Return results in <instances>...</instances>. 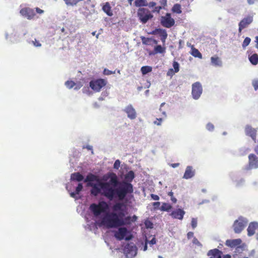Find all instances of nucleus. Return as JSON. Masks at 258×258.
Returning <instances> with one entry per match:
<instances>
[{"label": "nucleus", "instance_id": "41", "mask_svg": "<svg viewBox=\"0 0 258 258\" xmlns=\"http://www.w3.org/2000/svg\"><path fill=\"white\" fill-rule=\"evenodd\" d=\"M83 185L82 183H79L77 187L76 188V192L77 194H79V192L82 190L83 189Z\"/></svg>", "mask_w": 258, "mask_h": 258}, {"label": "nucleus", "instance_id": "4", "mask_svg": "<svg viewBox=\"0 0 258 258\" xmlns=\"http://www.w3.org/2000/svg\"><path fill=\"white\" fill-rule=\"evenodd\" d=\"M128 233L130 232L126 227H119L118 230L115 232L114 236L118 240L120 241L124 239L126 241H129L132 239L133 235L130 234L126 236Z\"/></svg>", "mask_w": 258, "mask_h": 258}, {"label": "nucleus", "instance_id": "11", "mask_svg": "<svg viewBox=\"0 0 258 258\" xmlns=\"http://www.w3.org/2000/svg\"><path fill=\"white\" fill-rule=\"evenodd\" d=\"M258 168V158L254 154H250L248 156V164L247 169Z\"/></svg>", "mask_w": 258, "mask_h": 258}, {"label": "nucleus", "instance_id": "20", "mask_svg": "<svg viewBox=\"0 0 258 258\" xmlns=\"http://www.w3.org/2000/svg\"><path fill=\"white\" fill-rule=\"evenodd\" d=\"M165 52V48L162 47L160 45H158L154 47V51L149 52L150 55H154L157 53H163Z\"/></svg>", "mask_w": 258, "mask_h": 258}, {"label": "nucleus", "instance_id": "7", "mask_svg": "<svg viewBox=\"0 0 258 258\" xmlns=\"http://www.w3.org/2000/svg\"><path fill=\"white\" fill-rule=\"evenodd\" d=\"M160 23L163 27L169 28L174 25L175 21L171 18L170 14L167 13L161 17Z\"/></svg>", "mask_w": 258, "mask_h": 258}, {"label": "nucleus", "instance_id": "46", "mask_svg": "<svg viewBox=\"0 0 258 258\" xmlns=\"http://www.w3.org/2000/svg\"><path fill=\"white\" fill-rule=\"evenodd\" d=\"M114 73V72H113L108 69H105L103 71V74L105 75H110L111 74H112Z\"/></svg>", "mask_w": 258, "mask_h": 258}, {"label": "nucleus", "instance_id": "1", "mask_svg": "<svg viewBox=\"0 0 258 258\" xmlns=\"http://www.w3.org/2000/svg\"><path fill=\"white\" fill-rule=\"evenodd\" d=\"M101 181L98 176L92 173L87 175L84 180L87 185L92 187L91 194L97 196L102 191L101 194L109 200H112L117 196L120 200H123L127 194L133 192V185L128 182H123L118 188V177L114 172H108L103 175Z\"/></svg>", "mask_w": 258, "mask_h": 258}, {"label": "nucleus", "instance_id": "30", "mask_svg": "<svg viewBox=\"0 0 258 258\" xmlns=\"http://www.w3.org/2000/svg\"><path fill=\"white\" fill-rule=\"evenodd\" d=\"M172 11L177 14L181 13V6L179 4H176L172 7Z\"/></svg>", "mask_w": 258, "mask_h": 258}, {"label": "nucleus", "instance_id": "27", "mask_svg": "<svg viewBox=\"0 0 258 258\" xmlns=\"http://www.w3.org/2000/svg\"><path fill=\"white\" fill-rule=\"evenodd\" d=\"M122 206H123L122 204L120 203H118L114 204L112 207V210H113L112 212H116L117 211H119V212H123V211L122 209Z\"/></svg>", "mask_w": 258, "mask_h": 258}, {"label": "nucleus", "instance_id": "33", "mask_svg": "<svg viewBox=\"0 0 258 258\" xmlns=\"http://www.w3.org/2000/svg\"><path fill=\"white\" fill-rule=\"evenodd\" d=\"M65 85L68 88L71 89L76 85V83L73 81L68 80L66 82Z\"/></svg>", "mask_w": 258, "mask_h": 258}, {"label": "nucleus", "instance_id": "52", "mask_svg": "<svg viewBox=\"0 0 258 258\" xmlns=\"http://www.w3.org/2000/svg\"><path fill=\"white\" fill-rule=\"evenodd\" d=\"M161 9H162L161 6L155 7L154 10H153V12L159 13Z\"/></svg>", "mask_w": 258, "mask_h": 258}, {"label": "nucleus", "instance_id": "17", "mask_svg": "<svg viewBox=\"0 0 258 258\" xmlns=\"http://www.w3.org/2000/svg\"><path fill=\"white\" fill-rule=\"evenodd\" d=\"M258 228V223L256 222H251L247 228V234L251 236L253 235L255 232V230Z\"/></svg>", "mask_w": 258, "mask_h": 258}, {"label": "nucleus", "instance_id": "21", "mask_svg": "<svg viewBox=\"0 0 258 258\" xmlns=\"http://www.w3.org/2000/svg\"><path fill=\"white\" fill-rule=\"evenodd\" d=\"M83 179L84 176L79 172L72 173L71 176V179L73 181H81Z\"/></svg>", "mask_w": 258, "mask_h": 258}, {"label": "nucleus", "instance_id": "39", "mask_svg": "<svg viewBox=\"0 0 258 258\" xmlns=\"http://www.w3.org/2000/svg\"><path fill=\"white\" fill-rule=\"evenodd\" d=\"M145 226L146 227V228H153V223L149 220L145 221Z\"/></svg>", "mask_w": 258, "mask_h": 258}, {"label": "nucleus", "instance_id": "51", "mask_svg": "<svg viewBox=\"0 0 258 258\" xmlns=\"http://www.w3.org/2000/svg\"><path fill=\"white\" fill-rule=\"evenodd\" d=\"M148 243L150 244L151 245H153L156 244V240L155 237L152 238V239L150 241H148Z\"/></svg>", "mask_w": 258, "mask_h": 258}, {"label": "nucleus", "instance_id": "25", "mask_svg": "<svg viewBox=\"0 0 258 258\" xmlns=\"http://www.w3.org/2000/svg\"><path fill=\"white\" fill-rule=\"evenodd\" d=\"M249 60L251 64L253 65H256L258 63V55L256 53H254L251 55H249Z\"/></svg>", "mask_w": 258, "mask_h": 258}, {"label": "nucleus", "instance_id": "12", "mask_svg": "<svg viewBox=\"0 0 258 258\" xmlns=\"http://www.w3.org/2000/svg\"><path fill=\"white\" fill-rule=\"evenodd\" d=\"M20 14L22 16L27 18L28 19H32L35 16L34 10L28 8L22 9L20 10Z\"/></svg>", "mask_w": 258, "mask_h": 258}, {"label": "nucleus", "instance_id": "42", "mask_svg": "<svg viewBox=\"0 0 258 258\" xmlns=\"http://www.w3.org/2000/svg\"><path fill=\"white\" fill-rule=\"evenodd\" d=\"M191 225L193 229H195L197 226V220L195 218H192L191 221Z\"/></svg>", "mask_w": 258, "mask_h": 258}, {"label": "nucleus", "instance_id": "49", "mask_svg": "<svg viewBox=\"0 0 258 258\" xmlns=\"http://www.w3.org/2000/svg\"><path fill=\"white\" fill-rule=\"evenodd\" d=\"M160 205V203L159 202H156L153 203V206L154 207V209H157L159 208Z\"/></svg>", "mask_w": 258, "mask_h": 258}, {"label": "nucleus", "instance_id": "60", "mask_svg": "<svg viewBox=\"0 0 258 258\" xmlns=\"http://www.w3.org/2000/svg\"><path fill=\"white\" fill-rule=\"evenodd\" d=\"M179 165V163H173V164H171V166L173 167V168H175L177 166H178Z\"/></svg>", "mask_w": 258, "mask_h": 258}, {"label": "nucleus", "instance_id": "45", "mask_svg": "<svg viewBox=\"0 0 258 258\" xmlns=\"http://www.w3.org/2000/svg\"><path fill=\"white\" fill-rule=\"evenodd\" d=\"M214 125L211 123H209L207 124V129L208 130V131H212L214 130Z\"/></svg>", "mask_w": 258, "mask_h": 258}, {"label": "nucleus", "instance_id": "57", "mask_svg": "<svg viewBox=\"0 0 258 258\" xmlns=\"http://www.w3.org/2000/svg\"><path fill=\"white\" fill-rule=\"evenodd\" d=\"M36 11L37 12V13L38 14H42L43 13V11L38 8H36Z\"/></svg>", "mask_w": 258, "mask_h": 258}, {"label": "nucleus", "instance_id": "10", "mask_svg": "<svg viewBox=\"0 0 258 258\" xmlns=\"http://www.w3.org/2000/svg\"><path fill=\"white\" fill-rule=\"evenodd\" d=\"M253 21V17L248 15L243 18L238 24V32L239 33L241 32L242 29L247 27Z\"/></svg>", "mask_w": 258, "mask_h": 258}, {"label": "nucleus", "instance_id": "22", "mask_svg": "<svg viewBox=\"0 0 258 258\" xmlns=\"http://www.w3.org/2000/svg\"><path fill=\"white\" fill-rule=\"evenodd\" d=\"M103 11L109 16L113 15L111 9V7L108 2H106L102 7Z\"/></svg>", "mask_w": 258, "mask_h": 258}, {"label": "nucleus", "instance_id": "13", "mask_svg": "<svg viewBox=\"0 0 258 258\" xmlns=\"http://www.w3.org/2000/svg\"><path fill=\"white\" fill-rule=\"evenodd\" d=\"M185 214V212L181 209H177L170 213V216L174 219L182 220Z\"/></svg>", "mask_w": 258, "mask_h": 258}, {"label": "nucleus", "instance_id": "9", "mask_svg": "<svg viewBox=\"0 0 258 258\" xmlns=\"http://www.w3.org/2000/svg\"><path fill=\"white\" fill-rule=\"evenodd\" d=\"M246 225V222L242 218H239L233 223V227L235 233H239L244 228Z\"/></svg>", "mask_w": 258, "mask_h": 258}, {"label": "nucleus", "instance_id": "5", "mask_svg": "<svg viewBox=\"0 0 258 258\" xmlns=\"http://www.w3.org/2000/svg\"><path fill=\"white\" fill-rule=\"evenodd\" d=\"M107 81L103 79H98L92 80L89 83L90 87L94 91L99 92L101 89L106 86Z\"/></svg>", "mask_w": 258, "mask_h": 258}, {"label": "nucleus", "instance_id": "43", "mask_svg": "<svg viewBox=\"0 0 258 258\" xmlns=\"http://www.w3.org/2000/svg\"><path fill=\"white\" fill-rule=\"evenodd\" d=\"M252 85L255 90H258V80H254L252 82Z\"/></svg>", "mask_w": 258, "mask_h": 258}, {"label": "nucleus", "instance_id": "56", "mask_svg": "<svg viewBox=\"0 0 258 258\" xmlns=\"http://www.w3.org/2000/svg\"><path fill=\"white\" fill-rule=\"evenodd\" d=\"M148 240L146 239L145 241V244L144 246L143 250L144 251H146L147 249V243H148Z\"/></svg>", "mask_w": 258, "mask_h": 258}, {"label": "nucleus", "instance_id": "50", "mask_svg": "<svg viewBox=\"0 0 258 258\" xmlns=\"http://www.w3.org/2000/svg\"><path fill=\"white\" fill-rule=\"evenodd\" d=\"M194 233L193 232H188L187 234V238L189 239L191 238H194Z\"/></svg>", "mask_w": 258, "mask_h": 258}, {"label": "nucleus", "instance_id": "24", "mask_svg": "<svg viewBox=\"0 0 258 258\" xmlns=\"http://www.w3.org/2000/svg\"><path fill=\"white\" fill-rule=\"evenodd\" d=\"M190 53L193 56L195 57H198L200 59L202 58V53L199 51V50L198 49L194 47V46H192L191 47V52Z\"/></svg>", "mask_w": 258, "mask_h": 258}, {"label": "nucleus", "instance_id": "15", "mask_svg": "<svg viewBox=\"0 0 258 258\" xmlns=\"http://www.w3.org/2000/svg\"><path fill=\"white\" fill-rule=\"evenodd\" d=\"M124 111L126 113L127 117L131 119L136 118L137 116V113L135 109L133 108L132 105H129L125 107Z\"/></svg>", "mask_w": 258, "mask_h": 258}, {"label": "nucleus", "instance_id": "18", "mask_svg": "<svg viewBox=\"0 0 258 258\" xmlns=\"http://www.w3.org/2000/svg\"><path fill=\"white\" fill-rule=\"evenodd\" d=\"M195 175V171L191 166H188L186 167L183 178L189 179Z\"/></svg>", "mask_w": 258, "mask_h": 258}, {"label": "nucleus", "instance_id": "54", "mask_svg": "<svg viewBox=\"0 0 258 258\" xmlns=\"http://www.w3.org/2000/svg\"><path fill=\"white\" fill-rule=\"evenodd\" d=\"M162 121V118H157V120L155 121H154V123L158 125H161V122Z\"/></svg>", "mask_w": 258, "mask_h": 258}, {"label": "nucleus", "instance_id": "36", "mask_svg": "<svg viewBox=\"0 0 258 258\" xmlns=\"http://www.w3.org/2000/svg\"><path fill=\"white\" fill-rule=\"evenodd\" d=\"M168 195L170 197L172 203L175 204L177 202V199L173 196V192L172 191L168 192Z\"/></svg>", "mask_w": 258, "mask_h": 258}, {"label": "nucleus", "instance_id": "32", "mask_svg": "<svg viewBox=\"0 0 258 258\" xmlns=\"http://www.w3.org/2000/svg\"><path fill=\"white\" fill-rule=\"evenodd\" d=\"M250 41H251V39L249 37H246L244 39V40L242 42V47L243 48H245L246 46H247L249 44Z\"/></svg>", "mask_w": 258, "mask_h": 258}, {"label": "nucleus", "instance_id": "40", "mask_svg": "<svg viewBox=\"0 0 258 258\" xmlns=\"http://www.w3.org/2000/svg\"><path fill=\"white\" fill-rule=\"evenodd\" d=\"M120 165V162L119 160H116L114 164L113 168L116 169H118Z\"/></svg>", "mask_w": 258, "mask_h": 258}, {"label": "nucleus", "instance_id": "3", "mask_svg": "<svg viewBox=\"0 0 258 258\" xmlns=\"http://www.w3.org/2000/svg\"><path fill=\"white\" fill-rule=\"evenodd\" d=\"M109 208V206L105 201H100L98 204L93 203L90 205L89 209L93 215L97 217L101 213L105 212Z\"/></svg>", "mask_w": 258, "mask_h": 258}, {"label": "nucleus", "instance_id": "8", "mask_svg": "<svg viewBox=\"0 0 258 258\" xmlns=\"http://www.w3.org/2000/svg\"><path fill=\"white\" fill-rule=\"evenodd\" d=\"M203 92L201 84L197 82L192 85L191 94L195 99H198L201 96Z\"/></svg>", "mask_w": 258, "mask_h": 258}, {"label": "nucleus", "instance_id": "61", "mask_svg": "<svg viewBox=\"0 0 258 258\" xmlns=\"http://www.w3.org/2000/svg\"><path fill=\"white\" fill-rule=\"evenodd\" d=\"M132 221L133 222H135L137 220V217L136 216V215H134L132 218Z\"/></svg>", "mask_w": 258, "mask_h": 258}, {"label": "nucleus", "instance_id": "38", "mask_svg": "<svg viewBox=\"0 0 258 258\" xmlns=\"http://www.w3.org/2000/svg\"><path fill=\"white\" fill-rule=\"evenodd\" d=\"M131 217L130 216H127L125 218H123V221L124 223V225H129L131 224Z\"/></svg>", "mask_w": 258, "mask_h": 258}, {"label": "nucleus", "instance_id": "64", "mask_svg": "<svg viewBox=\"0 0 258 258\" xmlns=\"http://www.w3.org/2000/svg\"><path fill=\"white\" fill-rule=\"evenodd\" d=\"M231 255L230 254H225V255H224L222 257V258H231Z\"/></svg>", "mask_w": 258, "mask_h": 258}, {"label": "nucleus", "instance_id": "23", "mask_svg": "<svg viewBox=\"0 0 258 258\" xmlns=\"http://www.w3.org/2000/svg\"><path fill=\"white\" fill-rule=\"evenodd\" d=\"M136 247L134 245H131L130 244H127L125 246V251L127 253L131 252V254H135L136 253Z\"/></svg>", "mask_w": 258, "mask_h": 258}, {"label": "nucleus", "instance_id": "34", "mask_svg": "<svg viewBox=\"0 0 258 258\" xmlns=\"http://www.w3.org/2000/svg\"><path fill=\"white\" fill-rule=\"evenodd\" d=\"M173 67L174 68V72L177 73L179 71V64L178 62L174 61L173 62Z\"/></svg>", "mask_w": 258, "mask_h": 258}, {"label": "nucleus", "instance_id": "26", "mask_svg": "<svg viewBox=\"0 0 258 258\" xmlns=\"http://www.w3.org/2000/svg\"><path fill=\"white\" fill-rule=\"evenodd\" d=\"M157 31L158 32V33L161 36V39L163 42H164L165 39L167 37V34L165 30L163 29H157Z\"/></svg>", "mask_w": 258, "mask_h": 258}, {"label": "nucleus", "instance_id": "29", "mask_svg": "<svg viewBox=\"0 0 258 258\" xmlns=\"http://www.w3.org/2000/svg\"><path fill=\"white\" fill-rule=\"evenodd\" d=\"M172 206L169 204L163 203L160 208V210L162 211H169L171 209Z\"/></svg>", "mask_w": 258, "mask_h": 258}, {"label": "nucleus", "instance_id": "37", "mask_svg": "<svg viewBox=\"0 0 258 258\" xmlns=\"http://www.w3.org/2000/svg\"><path fill=\"white\" fill-rule=\"evenodd\" d=\"M192 243L199 247H202V243L198 240V239L196 237H194L192 241Z\"/></svg>", "mask_w": 258, "mask_h": 258}, {"label": "nucleus", "instance_id": "59", "mask_svg": "<svg viewBox=\"0 0 258 258\" xmlns=\"http://www.w3.org/2000/svg\"><path fill=\"white\" fill-rule=\"evenodd\" d=\"M77 194L76 193V192H72L70 193V196L72 198H75L76 197V195H77Z\"/></svg>", "mask_w": 258, "mask_h": 258}, {"label": "nucleus", "instance_id": "6", "mask_svg": "<svg viewBox=\"0 0 258 258\" xmlns=\"http://www.w3.org/2000/svg\"><path fill=\"white\" fill-rule=\"evenodd\" d=\"M138 16L143 23H146L153 17L150 11L145 8H140L138 12Z\"/></svg>", "mask_w": 258, "mask_h": 258}, {"label": "nucleus", "instance_id": "16", "mask_svg": "<svg viewBox=\"0 0 258 258\" xmlns=\"http://www.w3.org/2000/svg\"><path fill=\"white\" fill-rule=\"evenodd\" d=\"M242 241L240 239H228L226 241L225 244L231 248H234L239 246Z\"/></svg>", "mask_w": 258, "mask_h": 258}, {"label": "nucleus", "instance_id": "48", "mask_svg": "<svg viewBox=\"0 0 258 258\" xmlns=\"http://www.w3.org/2000/svg\"><path fill=\"white\" fill-rule=\"evenodd\" d=\"M151 197L152 198V199L154 200H156V201H158L159 200V197L157 195H155V194H151Z\"/></svg>", "mask_w": 258, "mask_h": 258}, {"label": "nucleus", "instance_id": "63", "mask_svg": "<svg viewBox=\"0 0 258 258\" xmlns=\"http://www.w3.org/2000/svg\"><path fill=\"white\" fill-rule=\"evenodd\" d=\"M255 42L256 43L255 47L258 49V36L255 37Z\"/></svg>", "mask_w": 258, "mask_h": 258}, {"label": "nucleus", "instance_id": "35", "mask_svg": "<svg viewBox=\"0 0 258 258\" xmlns=\"http://www.w3.org/2000/svg\"><path fill=\"white\" fill-rule=\"evenodd\" d=\"M143 44L145 45L149 44L150 41L151 39L149 38H146L144 36H142L141 37Z\"/></svg>", "mask_w": 258, "mask_h": 258}, {"label": "nucleus", "instance_id": "47", "mask_svg": "<svg viewBox=\"0 0 258 258\" xmlns=\"http://www.w3.org/2000/svg\"><path fill=\"white\" fill-rule=\"evenodd\" d=\"M32 43L33 45L36 47H40L41 46V43L36 39H35L34 41H32Z\"/></svg>", "mask_w": 258, "mask_h": 258}, {"label": "nucleus", "instance_id": "28", "mask_svg": "<svg viewBox=\"0 0 258 258\" xmlns=\"http://www.w3.org/2000/svg\"><path fill=\"white\" fill-rule=\"evenodd\" d=\"M141 72L143 75H145L152 71V68L150 66H143L141 69Z\"/></svg>", "mask_w": 258, "mask_h": 258}, {"label": "nucleus", "instance_id": "2", "mask_svg": "<svg viewBox=\"0 0 258 258\" xmlns=\"http://www.w3.org/2000/svg\"><path fill=\"white\" fill-rule=\"evenodd\" d=\"M125 216L124 212H111L102 218L101 224L108 228H116L124 225L123 218Z\"/></svg>", "mask_w": 258, "mask_h": 258}, {"label": "nucleus", "instance_id": "58", "mask_svg": "<svg viewBox=\"0 0 258 258\" xmlns=\"http://www.w3.org/2000/svg\"><path fill=\"white\" fill-rule=\"evenodd\" d=\"M156 4L155 2H150L149 4V6L150 7H154L156 6Z\"/></svg>", "mask_w": 258, "mask_h": 258}, {"label": "nucleus", "instance_id": "55", "mask_svg": "<svg viewBox=\"0 0 258 258\" xmlns=\"http://www.w3.org/2000/svg\"><path fill=\"white\" fill-rule=\"evenodd\" d=\"M128 176L131 177V179H133L134 178V173L133 171H130L128 173Z\"/></svg>", "mask_w": 258, "mask_h": 258}, {"label": "nucleus", "instance_id": "19", "mask_svg": "<svg viewBox=\"0 0 258 258\" xmlns=\"http://www.w3.org/2000/svg\"><path fill=\"white\" fill-rule=\"evenodd\" d=\"M211 61L212 64L215 67H221L222 65L220 58L217 55L211 57Z\"/></svg>", "mask_w": 258, "mask_h": 258}, {"label": "nucleus", "instance_id": "62", "mask_svg": "<svg viewBox=\"0 0 258 258\" xmlns=\"http://www.w3.org/2000/svg\"><path fill=\"white\" fill-rule=\"evenodd\" d=\"M161 3L163 6H165L166 5V0H161Z\"/></svg>", "mask_w": 258, "mask_h": 258}, {"label": "nucleus", "instance_id": "14", "mask_svg": "<svg viewBox=\"0 0 258 258\" xmlns=\"http://www.w3.org/2000/svg\"><path fill=\"white\" fill-rule=\"evenodd\" d=\"M245 134L250 137L253 140L255 141L256 138V130L250 125H247L245 128Z\"/></svg>", "mask_w": 258, "mask_h": 258}, {"label": "nucleus", "instance_id": "44", "mask_svg": "<svg viewBox=\"0 0 258 258\" xmlns=\"http://www.w3.org/2000/svg\"><path fill=\"white\" fill-rule=\"evenodd\" d=\"M176 72H174V71L173 69H169L167 72V75L168 76L172 77L173 76Z\"/></svg>", "mask_w": 258, "mask_h": 258}, {"label": "nucleus", "instance_id": "53", "mask_svg": "<svg viewBox=\"0 0 258 258\" xmlns=\"http://www.w3.org/2000/svg\"><path fill=\"white\" fill-rule=\"evenodd\" d=\"M82 84L81 82H79L78 84H76V85L75 86V89L78 90L80 89L82 87Z\"/></svg>", "mask_w": 258, "mask_h": 258}, {"label": "nucleus", "instance_id": "31", "mask_svg": "<svg viewBox=\"0 0 258 258\" xmlns=\"http://www.w3.org/2000/svg\"><path fill=\"white\" fill-rule=\"evenodd\" d=\"M135 5L136 7H140L146 5V0H135Z\"/></svg>", "mask_w": 258, "mask_h": 258}]
</instances>
